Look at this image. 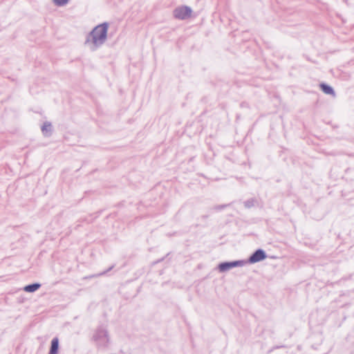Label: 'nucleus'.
<instances>
[{
    "label": "nucleus",
    "instance_id": "f257e3e1",
    "mask_svg": "<svg viewBox=\"0 0 354 354\" xmlns=\"http://www.w3.org/2000/svg\"><path fill=\"white\" fill-rule=\"evenodd\" d=\"M108 28L109 24L106 22L96 26L87 35L85 44L91 42L93 46L91 47V49L95 50L105 42L107 37Z\"/></svg>",
    "mask_w": 354,
    "mask_h": 354
},
{
    "label": "nucleus",
    "instance_id": "f03ea898",
    "mask_svg": "<svg viewBox=\"0 0 354 354\" xmlns=\"http://www.w3.org/2000/svg\"><path fill=\"white\" fill-rule=\"evenodd\" d=\"M94 340L100 346H105L109 342V334L106 328L100 326L93 335Z\"/></svg>",
    "mask_w": 354,
    "mask_h": 354
},
{
    "label": "nucleus",
    "instance_id": "7ed1b4c3",
    "mask_svg": "<svg viewBox=\"0 0 354 354\" xmlns=\"http://www.w3.org/2000/svg\"><path fill=\"white\" fill-rule=\"evenodd\" d=\"M245 264V261L243 260H236L232 261H224L221 262L218 265V269L219 272H224L230 270L232 268L236 267H241Z\"/></svg>",
    "mask_w": 354,
    "mask_h": 354
},
{
    "label": "nucleus",
    "instance_id": "20e7f679",
    "mask_svg": "<svg viewBox=\"0 0 354 354\" xmlns=\"http://www.w3.org/2000/svg\"><path fill=\"white\" fill-rule=\"evenodd\" d=\"M192 12L190 7L183 6L174 9V17L178 19L185 20L191 16Z\"/></svg>",
    "mask_w": 354,
    "mask_h": 354
},
{
    "label": "nucleus",
    "instance_id": "39448f33",
    "mask_svg": "<svg viewBox=\"0 0 354 354\" xmlns=\"http://www.w3.org/2000/svg\"><path fill=\"white\" fill-rule=\"evenodd\" d=\"M266 257L267 254L263 249H257L250 256L248 262L255 263L266 259Z\"/></svg>",
    "mask_w": 354,
    "mask_h": 354
},
{
    "label": "nucleus",
    "instance_id": "423d86ee",
    "mask_svg": "<svg viewBox=\"0 0 354 354\" xmlns=\"http://www.w3.org/2000/svg\"><path fill=\"white\" fill-rule=\"evenodd\" d=\"M59 350V339L54 337L50 343V347L48 354H57Z\"/></svg>",
    "mask_w": 354,
    "mask_h": 354
},
{
    "label": "nucleus",
    "instance_id": "0eeeda50",
    "mask_svg": "<svg viewBox=\"0 0 354 354\" xmlns=\"http://www.w3.org/2000/svg\"><path fill=\"white\" fill-rule=\"evenodd\" d=\"M319 86H320L322 91L324 93H326L327 95H332L333 96L335 95V93L333 88L332 86H330V85L325 84V83H321Z\"/></svg>",
    "mask_w": 354,
    "mask_h": 354
},
{
    "label": "nucleus",
    "instance_id": "6e6552de",
    "mask_svg": "<svg viewBox=\"0 0 354 354\" xmlns=\"http://www.w3.org/2000/svg\"><path fill=\"white\" fill-rule=\"evenodd\" d=\"M41 287V284L39 283H33L28 284L24 288V290L27 292H34Z\"/></svg>",
    "mask_w": 354,
    "mask_h": 354
},
{
    "label": "nucleus",
    "instance_id": "1a4fd4ad",
    "mask_svg": "<svg viewBox=\"0 0 354 354\" xmlns=\"http://www.w3.org/2000/svg\"><path fill=\"white\" fill-rule=\"evenodd\" d=\"M41 131L43 134L48 136L52 132V124L49 122H45L41 127Z\"/></svg>",
    "mask_w": 354,
    "mask_h": 354
},
{
    "label": "nucleus",
    "instance_id": "9d476101",
    "mask_svg": "<svg viewBox=\"0 0 354 354\" xmlns=\"http://www.w3.org/2000/svg\"><path fill=\"white\" fill-rule=\"evenodd\" d=\"M243 204L245 208L249 209L255 206L257 204V201L252 198L245 201Z\"/></svg>",
    "mask_w": 354,
    "mask_h": 354
},
{
    "label": "nucleus",
    "instance_id": "9b49d317",
    "mask_svg": "<svg viewBox=\"0 0 354 354\" xmlns=\"http://www.w3.org/2000/svg\"><path fill=\"white\" fill-rule=\"evenodd\" d=\"M69 0H53L55 5L57 6H64L68 3Z\"/></svg>",
    "mask_w": 354,
    "mask_h": 354
},
{
    "label": "nucleus",
    "instance_id": "f8f14e48",
    "mask_svg": "<svg viewBox=\"0 0 354 354\" xmlns=\"http://www.w3.org/2000/svg\"><path fill=\"white\" fill-rule=\"evenodd\" d=\"M227 206H228V205H217V206H215L214 207V209L216 210H221V209H223L224 208H225Z\"/></svg>",
    "mask_w": 354,
    "mask_h": 354
},
{
    "label": "nucleus",
    "instance_id": "ddd939ff",
    "mask_svg": "<svg viewBox=\"0 0 354 354\" xmlns=\"http://www.w3.org/2000/svg\"><path fill=\"white\" fill-rule=\"evenodd\" d=\"M114 266H110L106 270L100 273L98 275L99 276H102V275H104L106 273H107L108 272H109L110 270H111L113 268Z\"/></svg>",
    "mask_w": 354,
    "mask_h": 354
}]
</instances>
